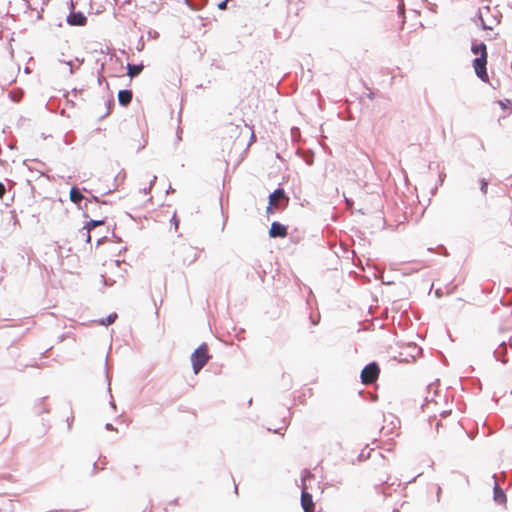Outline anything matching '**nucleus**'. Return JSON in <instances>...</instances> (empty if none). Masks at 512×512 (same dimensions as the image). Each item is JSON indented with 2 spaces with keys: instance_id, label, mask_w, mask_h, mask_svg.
Here are the masks:
<instances>
[{
  "instance_id": "f257e3e1",
  "label": "nucleus",
  "mask_w": 512,
  "mask_h": 512,
  "mask_svg": "<svg viewBox=\"0 0 512 512\" xmlns=\"http://www.w3.org/2000/svg\"><path fill=\"white\" fill-rule=\"evenodd\" d=\"M472 51L476 57L473 61V68L476 75L485 83L489 82V75L486 70L487 65V49L486 45L481 43L472 47Z\"/></svg>"
},
{
  "instance_id": "f03ea898",
  "label": "nucleus",
  "mask_w": 512,
  "mask_h": 512,
  "mask_svg": "<svg viewBox=\"0 0 512 512\" xmlns=\"http://www.w3.org/2000/svg\"><path fill=\"white\" fill-rule=\"evenodd\" d=\"M208 344L202 342L191 354L190 360L194 374H198L210 360Z\"/></svg>"
},
{
  "instance_id": "7ed1b4c3",
  "label": "nucleus",
  "mask_w": 512,
  "mask_h": 512,
  "mask_svg": "<svg viewBox=\"0 0 512 512\" xmlns=\"http://www.w3.org/2000/svg\"><path fill=\"white\" fill-rule=\"evenodd\" d=\"M380 374V366L378 362L371 361L367 363L360 373V379L363 384H371L378 379Z\"/></svg>"
},
{
  "instance_id": "20e7f679",
  "label": "nucleus",
  "mask_w": 512,
  "mask_h": 512,
  "mask_svg": "<svg viewBox=\"0 0 512 512\" xmlns=\"http://www.w3.org/2000/svg\"><path fill=\"white\" fill-rule=\"evenodd\" d=\"M289 226L279 221H273L268 230V236L272 239L285 238L288 235Z\"/></svg>"
},
{
  "instance_id": "39448f33",
  "label": "nucleus",
  "mask_w": 512,
  "mask_h": 512,
  "mask_svg": "<svg viewBox=\"0 0 512 512\" xmlns=\"http://www.w3.org/2000/svg\"><path fill=\"white\" fill-rule=\"evenodd\" d=\"M87 17L82 11L72 10L66 16V22L69 26H85L87 24Z\"/></svg>"
},
{
  "instance_id": "423d86ee",
  "label": "nucleus",
  "mask_w": 512,
  "mask_h": 512,
  "mask_svg": "<svg viewBox=\"0 0 512 512\" xmlns=\"http://www.w3.org/2000/svg\"><path fill=\"white\" fill-rule=\"evenodd\" d=\"M300 503H301V507L304 512H314L315 511V504L313 502L312 494L309 493L304 488H302V490H301Z\"/></svg>"
},
{
  "instance_id": "0eeeda50",
  "label": "nucleus",
  "mask_w": 512,
  "mask_h": 512,
  "mask_svg": "<svg viewBox=\"0 0 512 512\" xmlns=\"http://www.w3.org/2000/svg\"><path fill=\"white\" fill-rule=\"evenodd\" d=\"M69 200L76 205L77 208H81V203L85 201V195L80 193V188L73 185L69 190Z\"/></svg>"
},
{
  "instance_id": "6e6552de",
  "label": "nucleus",
  "mask_w": 512,
  "mask_h": 512,
  "mask_svg": "<svg viewBox=\"0 0 512 512\" xmlns=\"http://www.w3.org/2000/svg\"><path fill=\"white\" fill-rule=\"evenodd\" d=\"M133 92L131 89H121L118 91V103L122 107H128L131 104Z\"/></svg>"
},
{
  "instance_id": "1a4fd4ad",
  "label": "nucleus",
  "mask_w": 512,
  "mask_h": 512,
  "mask_svg": "<svg viewBox=\"0 0 512 512\" xmlns=\"http://www.w3.org/2000/svg\"><path fill=\"white\" fill-rule=\"evenodd\" d=\"M87 219L88 220L84 222V225L80 229V232H82L84 230L92 231L94 228L101 226V225H105L107 222V216H103V217L97 218V219H92L89 217Z\"/></svg>"
},
{
  "instance_id": "9d476101",
  "label": "nucleus",
  "mask_w": 512,
  "mask_h": 512,
  "mask_svg": "<svg viewBox=\"0 0 512 512\" xmlns=\"http://www.w3.org/2000/svg\"><path fill=\"white\" fill-rule=\"evenodd\" d=\"M125 68L127 70V75L129 76L130 80H132L142 72V70L144 69V64L143 61L137 64L127 63Z\"/></svg>"
},
{
  "instance_id": "9b49d317",
  "label": "nucleus",
  "mask_w": 512,
  "mask_h": 512,
  "mask_svg": "<svg viewBox=\"0 0 512 512\" xmlns=\"http://www.w3.org/2000/svg\"><path fill=\"white\" fill-rule=\"evenodd\" d=\"M47 397H42V398H39L36 402H35V405H34V413L38 416L42 415L43 413H48L49 412V408L48 406L45 404V400H46Z\"/></svg>"
},
{
  "instance_id": "f8f14e48",
  "label": "nucleus",
  "mask_w": 512,
  "mask_h": 512,
  "mask_svg": "<svg viewBox=\"0 0 512 512\" xmlns=\"http://www.w3.org/2000/svg\"><path fill=\"white\" fill-rule=\"evenodd\" d=\"M439 385V379H436L434 382L430 383L427 386L428 395L425 397L426 402H433L435 396H437V387Z\"/></svg>"
},
{
  "instance_id": "ddd939ff",
  "label": "nucleus",
  "mask_w": 512,
  "mask_h": 512,
  "mask_svg": "<svg viewBox=\"0 0 512 512\" xmlns=\"http://www.w3.org/2000/svg\"><path fill=\"white\" fill-rule=\"evenodd\" d=\"M289 417H290V416H288V417L283 416V417H282V419H281V423L283 424L282 426H280V427H278V428H271V427H268V428H267V430H268L269 432L274 433V434H279V435H281V436H284V432H283V431H285V430L287 429L288 425H289Z\"/></svg>"
},
{
  "instance_id": "4468645a",
  "label": "nucleus",
  "mask_w": 512,
  "mask_h": 512,
  "mask_svg": "<svg viewBox=\"0 0 512 512\" xmlns=\"http://www.w3.org/2000/svg\"><path fill=\"white\" fill-rule=\"evenodd\" d=\"M494 500L498 504H504L506 503V495L504 491L500 488L497 482H495L494 485Z\"/></svg>"
},
{
  "instance_id": "2eb2a0df",
  "label": "nucleus",
  "mask_w": 512,
  "mask_h": 512,
  "mask_svg": "<svg viewBox=\"0 0 512 512\" xmlns=\"http://www.w3.org/2000/svg\"><path fill=\"white\" fill-rule=\"evenodd\" d=\"M118 318V314L116 312H113V313H110L108 314L106 317L104 318H100L97 320V323L99 325H102V326H109L111 325L112 323H114L116 321V319Z\"/></svg>"
},
{
  "instance_id": "dca6fc26",
  "label": "nucleus",
  "mask_w": 512,
  "mask_h": 512,
  "mask_svg": "<svg viewBox=\"0 0 512 512\" xmlns=\"http://www.w3.org/2000/svg\"><path fill=\"white\" fill-rule=\"evenodd\" d=\"M273 196L276 197L277 200H287V193L283 188L282 184L279 183L278 186L272 191Z\"/></svg>"
},
{
  "instance_id": "f3484780",
  "label": "nucleus",
  "mask_w": 512,
  "mask_h": 512,
  "mask_svg": "<svg viewBox=\"0 0 512 512\" xmlns=\"http://www.w3.org/2000/svg\"><path fill=\"white\" fill-rule=\"evenodd\" d=\"M105 105H106V112L98 118V121H102L107 116L110 115V113H111V111H112V109H113V107L115 105V101H114V98H113L112 95L110 96L109 99L106 100Z\"/></svg>"
},
{
  "instance_id": "a211bd4d",
  "label": "nucleus",
  "mask_w": 512,
  "mask_h": 512,
  "mask_svg": "<svg viewBox=\"0 0 512 512\" xmlns=\"http://www.w3.org/2000/svg\"><path fill=\"white\" fill-rule=\"evenodd\" d=\"M497 104L504 111L505 115H510L512 113V102L509 99L499 100Z\"/></svg>"
},
{
  "instance_id": "6ab92c4d",
  "label": "nucleus",
  "mask_w": 512,
  "mask_h": 512,
  "mask_svg": "<svg viewBox=\"0 0 512 512\" xmlns=\"http://www.w3.org/2000/svg\"><path fill=\"white\" fill-rule=\"evenodd\" d=\"M91 215L95 216L96 218H101L105 216L102 210V206L100 204L90 206V216Z\"/></svg>"
},
{
  "instance_id": "aec40b11",
  "label": "nucleus",
  "mask_w": 512,
  "mask_h": 512,
  "mask_svg": "<svg viewBox=\"0 0 512 512\" xmlns=\"http://www.w3.org/2000/svg\"><path fill=\"white\" fill-rule=\"evenodd\" d=\"M190 1H191L190 2L191 3V10H194V11L201 10L208 3V0H190Z\"/></svg>"
},
{
  "instance_id": "412c9836",
  "label": "nucleus",
  "mask_w": 512,
  "mask_h": 512,
  "mask_svg": "<svg viewBox=\"0 0 512 512\" xmlns=\"http://www.w3.org/2000/svg\"><path fill=\"white\" fill-rule=\"evenodd\" d=\"M82 211V217L83 218H89L90 217V206L87 201H83L81 203V208H78Z\"/></svg>"
},
{
  "instance_id": "4be33fe9",
  "label": "nucleus",
  "mask_w": 512,
  "mask_h": 512,
  "mask_svg": "<svg viewBox=\"0 0 512 512\" xmlns=\"http://www.w3.org/2000/svg\"><path fill=\"white\" fill-rule=\"evenodd\" d=\"M100 197L97 195H94L92 192L88 195H85V201H87L91 205L99 204Z\"/></svg>"
},
{
  "instance_id": "5701e85b",
  "label": "nucleus",
  "mask_w": 512,
  "mask_h": 512,
  "mask_svg": "<svg viewBox=\"0 0 512 512\" xmlns=\"http://www.w3.org/2000/svg\"><path fill=\"white\" fill-rule=\"evenodd\" d=\"M290 197L287 195V200H278L277 201V209L279 213L283 212L289 205Z\"/></svg>"
},
{
  "instance_id": "b1692460",
  "label": "nucleus",
  "mask_w": 512,
  "mask_h": 512,
  "mask_svg": "<svg viewBox=\"0 0 512 512\" xmlns=\"http://www.w3.org/2000/svg\"><path fill=\"white\" fill-rule=\"evenodd\" d=\"M429 424L430 426L434 425L437 432H439V427L442 426L441 419H437L436 415L429 418Z\"/></svg>"
},
{
  "instance_id": "393cba45",
  "label": "nucleus",
  "mask_w": 512,
  "mask_h": 512,
  "mask_svg": "<svg viewBox=\"0 0 512 512\" xmlns=\"http://www.w3.org/2000/svg\"><path fill=\"white\" fill-rule=\"evenodd\" d=\"M107 464V459L106 457L103 458V461H102V467L101 469H104L105 468V465ZM100 470V468L98 467V461H95L93 463V466H92V472H91V475H96L98 473V471Z\"/></svg>"
},
{
  "instance_id": "a878e982",
  "label": "nucleus",
  "mask_w": 512,
  "mask_h": 512,
  "mask_svg": "<svg viewBox=\"0 0 512 512\" xmlns=\"http://www.w3.org/2000/svg\"><path fill=\"white\" fill-rule=\"evenodd\" d=\"M105 66H106V63L102 62L100 64V68L97 70V74H98L97 81H98L99 85L102 84V81H105L104 78L102 77V74H103V72L105 70Z\"/></svg>"
},
{
  "instance_id": "bb28decb",
  "label": "nucleus",
  "mask_w": 512,
  "mask_h": 512,
  "mask_svg": "<svg viewBox=\"0 0 512 512\" xmlns=\"http://www.w3.org/2000/svg\"><path fill=\"white\" fill-rule=\"evenodd\" d=\"M265 212H266L267 216L273 215L275 213H279L277 206H274L272 204H267Z\"/></svg>"
},
{
  "instance_id": "cd10ccee",
  "label": "nucleus",
  "mask_w": 512,
  "mask_h": 512,
  "mask_svg": "<svg viewBox=\"0 0 512 512\" xmlns=\"http://www.w3.org/2000/svg\"><path fill=\"white\" fill-rule=\"evenodd\" d=\"M170 223L174 226L175 231H177L180 224V219L178 218L176 212L172 215Z\"/></svg>"
},
{
  "instance_id": "c85d7f7f",
  "label": "nucleus",
  "mask_w": 512,
  "mask_h": 512,
  "mask_svg": "<svg viewBox=\"0 0 512 512\" xmlns=\"http://www.w3.org/2000/svg\"><path fill=\"white\" fill-rule=\"evenodd\" d=\"M408 348L411 349L410 357L414 358V352L419 353L422 349L416 343H411L408 345Z\"/></svg>"
},
{
  "instance_id": "c756f323",
  "label": "nucleus",
  "mask_w": 512,
  "mask_h": 512,
  "mask_svg": "<svg viewBox=\"0 0 512 512\" xmlns=\"http://www.w3.org/2000/svg\"><path fill=\"white\" fill-rule=\"evenodd\" d=\"M240 134V127L238 125H231L230 126V136H236L238 137Z\"/></svg>"
},
{
  "instance_id": "7c9ffc66",
  "label": "nucleus",
  "mask_w": 512,
  "mask_h": 512,
  "mask_svg": "<svg viewBox=\"0 0 512 512\" xmlns=\"http://www.w3.org/2000/svg\"><path fill=\"white\" fill-rule=\"evenodd\" d=\"M371 451H372V449H371L368 453H365V451H364V450H362V451L358 454V456H357L358 461H364V460H366L367 458H369V457H370V452H371Z\"/></svg>"
},
{
  "instance_id": "2f4dec72",
  "label": "nucleus",
  "mask_w": 512,
  "mask_h": 512,
  "mask_svg": "<svg viewBox=\"0 0 512 512\" xmlns=\"http://www.w3.org/2000/svg\"><path fill=\"white\" fill-rule=\"evenodd\" d=\"M81 233L85 237V239H84L85 243L90 244L92 241L91 231L84 230Z\"/></svg>"
},
{
  "instance_id": "473e14b6",
  "label": "nucleus",
  "mask_w": 512,
  "mask_h": 512,
  "mask_svg": "<svg viewBox=\"0 0 512 512\" xmlns=\"http://www.w3.org/2000/svg\"><path fill=\"white\" fill-rule=\"evenodd\" d=\"M109 239V236L108 235H104L100 238L97 239L96 241V247H99L100 245H102L103 243L107 242Z\"/></svg>"
},
{
  "instance_id": "72a5a7b5",
  "label": "nucleus",
  "mask_w": 512,
  "mask_h": 512,
  "mask_svg": "<svg viewBox=\"0 0 512 512\" xmlns=\"http://www.w3.org/2000/svg\"><path fill=\"white\" fill-rule=\"evenodd\" d=\"M101 277H102L103 285H105V286H112L114 284V282H115L113 279L106 278L103 275H101Z\"/></svg>"
},
{
  "instance_id": "f704fd0d",
  "label": "nucleus",
  "mask_w": 512,
  "mask_h": 512,
  "mask_svg": "<svg viewBox=\"0 0 512 512\" xmlns=\"http://www.w3.org/2000/svg\"><path fill=\"white\" fill-rule=\"evenodd\" d=\"M115 227H116V224H114L113 228H112V231H111V238H113L116 242H122V238L120 236H118L114 230H115Z\"/></svg>"
},
{
  "instance_id": "c9c22d12",
  "label": "nucleus",
  "mask_w": 512,
  "mask_h": 512,
  "mask_svg": "<svg viewBox=\"0 0 512 512\" xmlns=\"http://www.w3.org/2000/svg\"><path fill=\"white\" fill-rule=\"evenodd\" d=\"M435 249L438 250L439 254L446 255L447 253V248L443 244L437 245Z\"/></svg>"
},
{
  "instance_id": "e433bc0d",
  "label": "nucleus",
  "mask_w": 512,
  "mask_h": 512,
  "mask_svg": "<svg viewBox=\"0 0 512 512\" xmlns=\"http://www.w3.org/2000/svg\"><path fill=\"white\" fill-rule=\"evenodd\" d=\"M144 46H145V42H144V39H143V36H141L139 39H138V43H137V46H136V49L138 51H141L144 49Z\"/></svg>"
},
{
  "instance_id": "4c0bfd02",
  "label": "nucleus",
  "mask_w": 512,
  "mask_h": 512,
  "mask_svg": "<svg viewBox=\"0 0 512 512\" xmlns=\"http://www.w3.org/2000/svg\"><path fill=\"white\" fill-rule=\"evenodd\" d=\"M277 199L275 196H273L272 192L268 195V204H272L274 206H277Z\"/></svg>"
},
{
  "instance_id": "58836bf2",
  "label": "nucleus",
  "mask_w": 512,
  "mask_h": 512,
  "mask_svg": "<svg viewBox=\"0 0 512 512\" xmlns=\"http://www.w3.org/2000/svg\"><path fill=\"white\" fill-rule=\"evenodd\" d=\"M69 93H70L69 91H65V92L63 93V97L66 99V102H67L71 107H74V106H75V102H74L73 100H71V99H69V98H68Z\"/></svg>"
},
{
  "instance_id": "ea45409f",
  "label": "nucleus",
  "mask_w": 512,
  "mask_h": 512,
  "mask_svg": "<svg viewBox=\"0 0 512 512\" xmlns=\"http://www.w3.org/2000/svg\"><path fill=\"white\" fill-rule=\"evenodd\" d=\"M105 376H106V379L108 381V391H110V376H109V372H108V366H107V362L105 363Z\"/></svg>"
},
{
  "instance_id": "a19ab883",
  "label": "nucleus",
  "mask_w": 512,
  "mask_h": 512,
  "mask_svg": "<svg viewBox=\"0 0 512 512\" xmlns=\"http://www.w3.org/2000/svg\"><path fill=\"white\" fill-rule=\"evenodd\" d=\"M64 63L69 66V73L74 74L76 71V68L73 67L72 61H64Z\"/></svg>"
},
{
  "instance_id": "79ce46f5",
  "label": "nucleus",
  "mask_w": 512,
  "mask_h": 512,
  "mask_svg": "<svg viewBox=\"0 0 512 512\" xmlns=\"http://www.w3.org/2000/svg\"><path fill=\"white\" fill-rule=\"evenodd\" d=\"M6 192V187L3 182L0 181V199L3 198L4 194Z\"/></svg>"
},
{
  "instance_id": "37998d69",
  "label": "nucleus",
  "mask_w": 512,
  "mask_h": 512,
  "mask_svg": "<svg viewBox=\"0 0 512 512\" xmlns=\"http://www.w3.org/2000/svg\"><path fill=\"white\" fill-rule=\"evenodd\" d=\"M84 91V88H73L71 90V93H73L74 97H77L78 94L82 93Z\"/></svg>"
},
{
  "instance_id": "c03bdc74",
  "label": "nucleus",
  "mask_w": 512,
  "mask_h": 512,
  "mask_svg": "<svg viewBox=\"0 0 512 512\" xmlns=\"http://www.w3.org/2000/svg\"><path fill=\"white\" fill-rule=\"evenodd\" d=\"M66 421H67L68 429L70 430L72 427V423L74 421V416L72 415V416L68 417Z\"/></svg>"
},
{
  "instance_id": "a18cd8bd",
  "label": "nucleus",
  "mask_w": 512,
  "mask_h": 512,
  "mask_svg": "<svg viewBox=\"0 0 512 512\" xmlns=\"http://www.w3.org/2000/svg\"><path fill=\"white\" fill-rule=\"evenodd\" d=\"M434 293L437 298H440L443 295V290L442 288H436Z\"/></svg>"
},
{
  "instance_id": "49530a36",
  "label": "nucleus",
  "mask_w": 512,
  "mask_h": 512,
  "mask_svg": "<svg viewBox=\"0 0 512 512\" xmlns=\"http://www.w3.org/2000/svg\"><path fill=\"white\" fill-rule=\"evenodd\" d=\"M151 186H148V187H144L143 189L140 190V192H142L143 194H149L150 191H151Z\"/></svg>"
},
{
  "instance_id": "de8ad7c7",
  "label": "nucleus",
  "mask_w": 512,
  "mask_h": 512,
  "mask_svg": "<svg viewBox=\"0 0 512 512\" xmlns=\"http://www.w3.org/2000/svg\"><path fill=\"white\" fill-rule=\"evenodd\" d=\"M99 204H100L101 206H103V205H111V204H112V201L104 200V199H100Z\"/></svg>"
},
{
  "instance_id": "09e8293b",
  "label": "nucleus",
  "mask_w": 512,
  "mask_h": 512,
  "mask_svg": "<svg viewBox=\"0 0 512 512\" xmlns=\"http://www.w3.org/2000/svg\"><path fill=\"white\" fill-rule=\"evenodd\" d=\"M441 492H442L441 487H440V486H437V487H436V496H437V501H438V502H439V500H440V494H441Z\"/></svg>"
},
{
  "instance_id": "8fccbe9b",
  "label": "nucleus",
  "mask_w": 512,
  "mask_h": 512,
  "mask_svg": "<svg viewBox=\"0 0 512 512\" xmlns=\"http://www.w3.org/2000/svg\"><path fill=\"white\" fill-rule=\"evenodd\" d=\"M105 429H106V430H115V431L117 430V429H116V428H115L111 423H109V422L105 424Z\"/></svg>"
},
{
  "instance_id": "3c124183",
  "label": "nucleus",
  "mask_w": 512,
  "mask_h": 512,
  "mask_svg": "<svg viewBox=\"0 0 512 512\" xmlns=\"http://www.w3.org/2000/svg\"><path fill=\"white\" fill-rule=\"evenodd\" d=\"M92 191L89 190L87 187H81L80 188V193L84 194V193H87V194H90Z\"/></svg>"
},
{
  "instance_id": "603ef678",
  "label": "nucleus",
  "mask_w": 512,
  "mask_h": 512,
  "mask_svg": "<svg viewBox=\"0 0 512 512\" xmlns=\"http://www.w3.org/2000/svg\"><path fill=\"white\" fill-rule=\"evenodd\" d=\"M94 52H98L100 54H107L108 53V49H103V48H100L99 50L98 49H94Z\"/></svg>"
},
{
  "instance_id": "864d4df0",
  "label": "nucleus",
  "mask_w": 512,
  "mask_h": 512,
  "mask_svg": "<svg viewBox=\"0 0 512 512\" xmlns=\"http://www.w3.org/2000/svg\"><path fill=\"white\" fill-rule=\"evenodd\" d=\"M481 190L483 193L487 192V182H482Z\"/></svg>"
},
{
  "instance_id": "5fc2aeb1",
  "label": "nucleus",
  "mask_w": 512,
  "mask_h": 512,
  "mask_svg": "<svg viewBox=\"0 0 512 512\" xmlns=\"http://www.w3.org/2000/svg\"><path fill=\"white\" fill-rule=\"evenodd\" d=\"M366 95H367V97H368L369 99H371V100L375 98V93H374V92H372V91H369Z\"/></svg>"
},
{
  "instance_id": "6e6d98bb",
  "label": "nucleus",
  "mask_w": 512,
  "mask_h": 512,
  "mask_svg": "<svg viewBox=\"0 0 512 512\" xmlns=\"http://www.w3.org/2000/svg\"><path fill=\"white\" fill-rule=\"evenodd\" d=\"M441 418H446L448 416V410H443L440 412Z\"/></svg>"
},
{
  "instance_id": "4d7b16f0",
  "label": "nucleus",
  "mask_w": 512,
  "mask_h": 512,
  "mask_svg": "<svg viewBox=\"0 0 512 512\" xmlns=\"http://www.w3.org/2000/svg\"><path fill=\"white\" fill-rule=\"evenodd\" d=\"M156 180H157V176H156V175H154V176H153V178H152V179H151V181H150V184H149V186H151V188H152V187H153V185L155 184Z\"/></svg>"
},
{
  "instance_id": "13d9d810",
  "label": "nucleus",
  "mask_w": 512,
  "mask_h": 512,
  "mask_svg": "<svg viewBox=\"0 0 512 512\" xmlns=\"http://www.w3.org/2000/svg\"><path fill=\"white\" fill-rule=\"evenodd\" d=\"M443 400H444L445 403L448 402V388H446V392H445V394L443 396Z\"/></svg>"
},
{
  "instance_id": "bf43d9fd",
  "label": "nucleus",
  "mask_w": 512,
  "mask_h": 512,
  "mask_svg": "<svg viewBox=\"0 0 512 512\" xmlns=\"http://www.w3.org/2000/svg\"><path fill=\"white\" fill-rule=\"evenodd\" d=\"M255 140H256V135L254 134V132H252L249 143H252Z\"/></svg>"
},
{
  "instance_id": "052dcab7",
  "label": "nucleus",
  "mask_w": 512,
  "mask_h": 512,
  "mask_svg": "<svg viewBox=\"0 0 512 512\" xmlns=\"http://www.w3.org/2000/svg\"><path fill=\"white\" fill-rule=\"evenodd\" d=\"M69 8H70V11L75 10V4H74L73 0H70Z\"/></svg>"
},
{
  "instance_id": "680f3d73",
  "label": "nucleus",
  "mask_w": 512,
  "mask_h": 512,
  "mask_svg": "<svg viewBox=\"0 0 512 512\" xmlns=\"http://www.w3.org/2000/svg\"><path fill=\"white\" fill-rule=\"evenodd\" d=\"M175 190L172 188L171 185H169L168 189L166 190L167 194L173 193Z\"/></svg>"
},
{
  "instance_id": "e2e57ef3",
  "label": "nucleus",
  "mask_w": 512,
  "mask_h": 512,
  "mask_svg": "<svg viewBox=\"0 0 512 512\" xmlns=\"http://www.w3.org/2000/svg\"><path fill=\"white\" fill-rule=\"evenodd\" d=\"M191 1L190 0H184V3L191 9Z\"/></svg>"
},
{
  "instance_id": "0e129e2a",
  "label": "nucleus",
  "mask_w": 512,
  "mask_h": 512,
  "mask_svg": "<svg viewBox=\"0 0 512 512\" xmlns=\"http://www.w3.org/2000/svg\"><path fill=\"white\" fill-rule=\"evenodd\" d=\"M126 250H127V247H126V246L122 247V248L119 250V254H121V253L125 252Z\"/></svg>"
},
{
  "instance_id": "69168bd1",
  "label": "nucleus",
  "mask_w": 512,
  "mask_h": 512,
  "mask_svg": "<svg viewBox=\"0 0 512 512\" xmlns=\"http://www.w3.org/2000/svg\"><path fill=\"white\" fill-rule=\"evenodd\" d=\"M110 406L115 409V402L113 400L110 401Z\"/></svg>"
},
{
  "instance_id": "338daca9",
  "label": "nucleus",
  "mask_w": 512,
  "mask_h": 512,
  "mask_svg": "<svg viewBox=\"0 0 512 512\" xmlns=\"http://www.w3.org/2000/svg\"><path fill=\"white\" fill-rule=\"evenodd\" d=\"M178 501H179V499H178V498H176V499H174L173 501H171V504H178Z\"/></svg>"
},
{
  "instance_id": "774afa93",
  "label": "nucleus",
  "mask_w": 512,
  "mask_h": 512,
  "mask_svg": "<svg viewBox=\"0 0 512 512\" xmlns=\"http://www.w3.org/2000/svg\"><path fill=\"white\" fill-rule=\"evenodd\" d=\"M400 362H402V363H407V362H408V359H407V358H403V359H401V360H400Z\"/></svg>"
}]
</instances>
